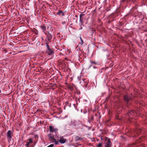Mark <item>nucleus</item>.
<instances>
[{
    "mask_svg": "<svg viewBox=\"0 0 147 147\" xmlns=\"http://www.w3.org/2000/svg\"><path fill=\"white\" fill-rule=\"evenodd\" d=\"M54 145L53 144H51L49 146H48L47 147H53Z\"/></svg>",
    "mask_w": 147,
    "mask_h": 147,
    "instance_id": "f3484780",
    "label": "nucleus"
},
{
    "mask_svg": "<svg viewBox=\"0 0 147 147\" xmlns=\"http://www.w3.org/2000/svg\"><path fill=\"white\" fill-rule=\"evenodd\" d=\"M93 119V117H92L91 118V120H92Z\"/></svg>",
    "mask_w": 147,
    "mask_h": 147,
    "instance_id": "412c9836",
    "label": "nucleus"
},
{
    "mask_svg": "<svg viewBox=\"0 0 147 147\" xmlns=\"http://www.w3.org/2000/svg\"><path fill=\"white\" fill-rule=\"evenodd\" d=\"M83 16V15L82 14H80V18H82V17Z\"/></svg>",
    "mask_w": 147,
    "mask_h": 147,
    "instance_id": "6ab92c4d",
    "label": "nucleus"
},
{
    "mask_svg": "<svg viewBox=\"0 0 147 147\" xmlns=\"http://www.w3.org/2000/svg\"><path fill=\"white\" fill-rule=\"evenodd\" d=\"M53 30V28L51 26L49 25L47 27V31L48 34H52Z\"/></svg>",
    "mask_w": 147,
    "mask_h": 147,
    "instance_id": "f257e3e1",
    "label": "nucleus"
},
{
    "mask_svg": "<svg viewBox=\"0 0 147 147\" xmlns=\"http://www.w3.org/2000/svg\"><path fill=\"white\" fill-rule=\"evenodd\" d=\"M12 135L13 133L12 131L10 130H9L7 132V135L8 138H11Z\"/></svg>",
    "mask_w": 147,
    "mask_h": 147,
    "instance_id": "39448f33",
    "label": "nucleus"
},
{
    "mask_svg": "<svg viewBox=\"0 0 147 147\" xmlns=\"http://www.w3.org/2000/svg\"><path fill=\"white\" fill-rule=\"evenodd\" d=\"M80 40H81L80 44L81 45H82V44L83 43V40L82 39L81 37H80Z\"/></svg>",
    "mask_w": 147,
    "mask_h": 147,
    "instance_id": "4468645a",
    "label": "nucleus"
},
{
    "mask_svg": "<svg viewBox=\"0 0 147 147\" xmlns=\"http://www.w3.org/2000/svg\"><path fill=\"white\" fill-rule=\"evenodd\" d=\"M55 142V144H59V143L58 142L56 141V139H55V140H54L53 141V142Z\"/></svg>",
    "mask_w": 147,
    "mask_h": 147,
    "instance_id": "2eb2a0df",
    "label": "nucleus"
},
{
    "mask_svg": "<svg viewBox=\"0 0 147 147\" xmlns=\"http://www.w3.org/2000/svg\"><path fill=\"white\" fill-rule=\"evenodd\" d=\"M90 62L92 64L94 63V64H95L96 63L95 62H93L92 61H90Z\"/></svg>",
    "mask_w": 147,
    "mask_h": 147,
    "instance_id": "aec40b11",
    "label": "nucleus"
},
{
    "mask_svg": "<svg viewBox=\"0 0 147 147\" xmlns=\"http://www.w3.org/2000/svg\"><path fill=\"white\" fill-rule=\"evenodd\" d=\"M48 136L49 138V139L52 141V142H53V141L55 140V139L54 138L53 136H52L50 134H49L48 135Z\"/></svg>",
    "mask_w": 147,
    "mask_h": 147,
    "instance_id": "1a4fd4ad",
    "label": "nucleus"
},
{
    "mask_svg": "<svg viewBox=\"0 0 147 147\" xmlns=\"http://www.w3.org/2000/svg\"><path fill=\"white\" fill-rule=\"evenodd\" d=\"M47 38L49 41H50L52 38V34H48L47 35Z\"/></svg>",
    "mask_w": 147,
    "mask_h": 147,
    "instance_id": "9d476101",
    "label": "nucleus"
},
{
    "mask_svg": "<svg viewBox=\"0 0 147 147\" xmlns=\"http://www.w3.org/2000/svg\"><path fill=\"white\" fill-rule=\"evenodd\" d=\"M28 141H27L26 143V147H29V146L30 143H32L33 142L32 139H29L28 140Z\"/></svg>",
    "mask_w": 147,
    "mask_h": 147,
    "instance_id": "0eeeda50",
    "label": "nucleus"
},
{
    "mask_svg": "<svg viewBox=\"0 0 147 147\" xmlns=\"http://www.w3.org/2000/svg\"><path fill=\"white\" fill-rule=\"evenodd\" d=\"M131 99L130 97L128 96L127 95H126L124 96V100L127 103L129 101V100H130Z\"/></svg>",
    "mask_w": 147,
    "mask_h": 147,
    "instance_id": "20e7f679",
    "label": "nucleus"
},
{
    "mask_svg": "<svg viewBox=\"0 0 147 147\" xmlns=\"http://www.w3.org/2000/svg\"><path fill=\"white\" fill-rule=\"evenodd\" d=\"M54 51L52 49H51L50 50H47L46 53L49 55H51L53 53Z\"/></svg>",
    "mask_w": 147,
    "mask_h": 147,
    "instance_id": "423d86ee",
    "label": "nucleus"
},
{
    "mask_svg": "<svg viewBox=\"0 0 147 147\" xmlns=\"http://www.w3.org/2000/svg\"><path fill=\"white\" fill-rule=\"evenodd\" d=\"M96 147H102V143H99L98 144L96 145Z\"/></svg>",
    "mask_w": 147,
    "mask_h": 147,
    "instance_id": "ddd939ff",
    "label": "nucleus"
},
{
    "mask_svg": "<svg viewBox=\"0 0 147 147\" xmlns=\"http://www.w3.org/2000/svg\"><path fill=\"white\" fill-rule=\"evenodd\" d=\"M46 46L47 48V50H49L51 49L50 48L48 44L47 43H46Z\"/></svg>",
    "mask_w": 147,
    "mask_h": 147,
    "instance_id": "f8f14e48",
    "label": "nucleus"
},
{
    "mask_svg": "<svg viewBox=\"0 0 147 147\" xmlns=\"http://www.w3.org/2000/svg\"><path fill=\"white\" fill-rule=\"evenodd\" d=\"M57 14L60 16H63V12L61 11V10H59L58 12L57 13Z\"/></svg>",
    "mask_w": 147,
    "mask_h": 147,
    "instance_id": "9b49d317",
    "label": "nucleus"
},
{
    "mask_svg": "<svg viewBox=\"0 0 147 147\" xmlns=\"http://www.w3.org/2000/svg\"><path fill=\"white\" fill-rule=\"evenodd\" d=\"M82 20H83L82 19V18H80V22H82Z\"/></svg>",
    "mask_w": 147,
    "mask_h": 147,
    "instance_id": "a211bd4d",
    "label": "nucleus"
},
{
    "mask_svg": "<svg viewBox=\"0 0 147 147\" xmlns=\"http://www.w3.org/2000/svg\"><path fill=\"white\" fill-rule=\"evenodd\" d=\"M88 82H87L86 81L85 83L84 84V86L85 88H86L87 87V84H88Z\"/></svg>",
    "mask_w": 147,
    "mask_h": 147,
    "instance_id": "dca6fc26",
    "label": "nucleus"
},
{
    "mask_svg": "<svg viewBox=\"0 0 147 147\" xmlns=\"http://www.w3.org/2000/svg\"><path fill=\"white\" fill-rule=\"evenodd\" d=\"M49 129L50 131L52 132H55V133H56L57 132L58 130L57 128H54L53 126H49Z\"/></svg>",
    "mask_w": 147,
    "mask_h": 147,
    "instance_id": "f03ea898",
    "label": "nucleus"
},
{
    "mask_svg": "<svg viewBox=\"0 0 147 147\" xmlns=\"http://www.w3.org/2000/svg\"><path fill=\"white\" fill-rule=\"evenodd\" d=\"M59 138V142L61 144H64L66 142V139L64 138L63 136L60 137Z\"/></svg>",
    "mask_w": 147,
    "mask_h": 147,
    "instance_id": "7ed1b4c3",
    "label": "nucleus"
},
{
    "mask_svg": "<svg viewBox=\"0 0 147 147\" xmlns=\"http://www.w3.org/2000/svg\"><path fill=\"white\" fill-rule=\"evenodd\" d=\"M40 28L43 30L42 32L45 34H46V28L45 26H40Z\"/></svg>",
    "mask_w": 147,
    "mask_h": 147,
    "instance_id": "6e6552de",
    "label": "nucleus"
},
{
    "mask_svg": "<svg viewBox=\"0 0 147 147\" xmlns=\"http://www.w3.org/2000/svg\"><path fill=\"white\" fill-rule=\"evenodd\" d=\"M83 80V81H84V79L83 80Z\"/></svg>",
    "mask_w": 147,
    "mask_h": 147,
    "instance_id": "4be33fe9",
    "label": "nucleus"
}]
</instances>
